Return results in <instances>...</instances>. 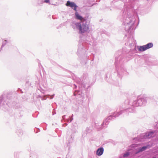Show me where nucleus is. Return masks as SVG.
<instances>
[{"label": "nucleus", "mask_w": 158, "mask_h": 158, "mask_svg": "<svg viewBox=\"0 0 158 158\" xmlns=\"http://www.w3.org/2000/svg\"><path fill=\"white\" fill-rule=\"evenodd\" d=\"M76 27L78 28L79 30V32L83 33L88 30L89 28L86 24H84L81 25L80 23H77L76 24Z\"/></svg>", "instance_id": "1"}, {"label": "nucleus", "mask_w": 158, "mask_h": 158, "mask_svg": "<svg viewBox=\"0 0 158 158\" xmlns=\"http://www.w3.org/2000/svg\"><path fill=\"white\" fill-rule=\"evenodd\" d=\"M153 46L152 43H149L147 44L139 47L138 50L139 51L143 52L152 48Z\"/></svg>", "instance_id": "2"}, {"label": "nucleus", "mask_w": 158, "mask_h": 158, "mask_svg": "<svg viewBox=\"0 0 158 158\" xmlns=\"http://www.w3.org/2000/svg\"><path fill=\"white\" fill-rule=\"evenodd\" d=\"M66 5L67 6L70 7L72 9H74L75 11H77V6L74 2H70V1H68L66 4Z\"/></svg>", "instance_id": "3"}, {"label": "nucleus", "mask_w": 158, "mask_h": 158, "mask_svg": "<svg viewBox=\"0 0 158 158\" xmlns=\"http://www.w3.org/2000/svg\"><path fill=\"white\" fill-rule=\"evenodd\" d=\"M103 152V149L102 148H98L96 152V154L99 156L101 155Z\"/></svg>", "instance_id": "4"}, {"label": "nucleus", "mask_w": 158, "mask_h": 158, "mask_svg": "<svg viewBox=\"0 0 158 158\" xmlns=\"http://www.w3.org/2000/svg\"><path fill=\"white\" fill-rule=\"evenodd\" d=\"M75 16L77 19L80 20L81 21H84L85 20V19L81 16L77 12L75 13Z\"/></svg>", "instance_id": "5"}, {"label": "nucleus", "mask_w": 158, "mask_h": 158, "mask_svg": "<svg viewBox=\"0 0 158 158\" xmlns=\"http://www.w3.org/2000/svg\"><path fill=\"white\" fill-rule=\"evenodd\" d=\"M153 133L154 132H150L147 135V136H148V138H151L154 136L153 135Z\"/></svg>", "instance_id": "6"}, {"label": "nucleus", "mask_w": 158, "mask_h": 158, "mask_svg": "<svg viewBox=\"0 0 158 158\" xmlns=\"http://www.w3.org/2000/svg\"><path fill=\"white\" fill-rule=\"evenodd\" d=\"M148 147V146H146L143 147L142 148L139 149V152H141L144 151Z\"/></svg>", "instance_id": "7"}, {"label": "nucleus", "mask_w": 158, "mask_h": 158, "mask_svg": "<svg viewBox=\"0 0 158 158\" xmlns=\"http://www.w3.org/2000/svg\"><path fill=\"white\" fill-rule=\"evenodd\" d=\"M129 154L128 152H126L124 154L123 156L124 157L127 156L129 155Z\"/></svg>", "instance_id": "8"}, {"label": "nucleus", "mask_w": 158, "mask_h": 158, "mask_svg": "<svg viewBox=\"0 0 158 158\" xmlns=\"http://www.w3.org/2000/svg\"><path fill=\"white\" fill-rule=\"evenodd\" d=\"M44 2L47 3H49V0H45Z\"/></svg>", "instance_id": "9"}, {"label": "nucleus", "mask_w": 158, "mask_h": 158, "mask_svg": "<svg viewBox=\"0 0 158 158\" xmlns=\"http://www.w3.org/2000/svg\"><path fill=\"white\" fill-rule=\"evenodd\" d=\"M152 158H156L155 157H153Z\"/></svg>", "instance_id": "10"}]
</instances>
